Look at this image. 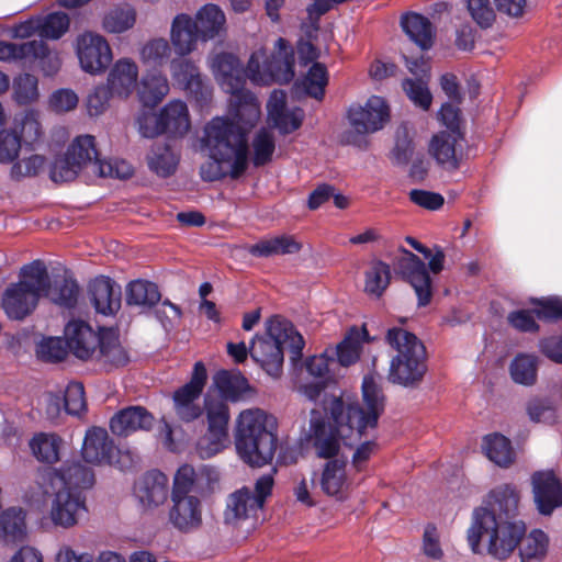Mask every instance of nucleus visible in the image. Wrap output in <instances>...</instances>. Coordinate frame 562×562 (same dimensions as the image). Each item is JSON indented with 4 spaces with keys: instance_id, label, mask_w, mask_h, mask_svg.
<instances>
[{
    "instance_id": "obj_23",
    "label": "nucleus",
    "mask_w": 562,
    "mask_h": 562,
    "mask_svg": "<svg viewBox=\"0 0 562 562\" xmlns=\"http://www.w3.org/2000/svg\"><path fill=\"white\" fill-rule=\"evenodd\" d=\"M322 492L336 501H346L351 492V480L347 474V463L330 460L325 463L318 480Z\"/></svg>"
},
{
    "instance_id": "obj_37",
    "label": "nucleus",
    "mask_w": 562,
    "mask_h": 562,
    "mask_svg": "<svg viewBox=\"0 0 562 562\" xmlns=\"http://www.w3.org/2000/svg\"><path fill=\"white\" fill-rule=\"evenodd\" d=\"M370 341L366 327H353L346 335L345 339L337 345L334 356L337 357L339 364L348 367L358 361L362 349V344Z\"/></svg>"
},
{
    "instance_id": "obj_22",
    "label": "nucleus",
    "mask_w": 562,
    "mask_h": 562,
    "mask_svg": "<svg viewBox=\"0 0 562 562\" xmlns=\"http://www.w3.org/2000/svg\"><path fill=\"white\" fill-rule=\"evenodd\" d=\"M155 417L143 406H128L115 413L109 423L113 435L128 437L137 431H149Z\"/></svg>"
},
{
    "instance_id": "obj_11",
    "label": "nucleus",
    "mask_w": 562,
    "mask_h": 562,
    "mask_svg": "<svg viewBox=\"0 0 562 562\" xmlns=\"http://www.w3.org/2000/svg\"><path fill=\"white\" fill-rule=\"evenodd\" d=\"M80 69L91 76L104 74L113 61V52L108 40L93 31L80 33L74 43Z\"/></svg>"
},
{
    "instance_id": "obj_62",
    "label": "nucleus",
    "mask_w": 562,
    "mask_h": 562,
    "mask_svg": "<svg viewBox=\"0 0 562 562\" xmlns=\"http://www.w3.org/2000/svg\"><path fill=\"white\" fill-rule=\"evenodd\" d=\"M16 126L26 144L36 142L42 134L38 113L33 110L26 111L21 119L16 120Z\"/></svg>"
},
{
    "instance_id": "obj_44",
    "label": "nucleus",
    "mask_w": 562,
    "mask_h": 562,
    "mask_svg": "<svg viewBox=\"0 0 562 562\" xmlns=\"http://www.w3.org/2000/svg\"><path fill=\"white\" fill-rule=\"evenodd\" d=\"M136 23V11L131 5H117L109 10L102 18V29L110 34L130 31Z\"/></svg>"
},
{
    "instance_id": "obj_52",
    "label": "nucleus",
    "mask_w": 562,
    "mask_h": 562,
    "mask_svg": "<svg viewBox=\"0 0 562 562\" xmlns=\"http://www.w3.org/2000/svg\"><path fill=\"white\" fill-rule=\"evenodd\" d=\"M228 443V431L207 428L206 434L196 442V452L201 459H210L222 452Z\"/></svg>"
},
{
    "instance_id": "obj_51",
    "label": "nucleus",
    "mask_w": 562,
    "mask_h": 562,
    "mask_svg": "<svg viewBox=\"0 0 562 562\" xmlns=\"http://www.w3.org/2000/svg\"><path fill=\"white\" fill-rule=\"evenodd\" d=\"M77 293L78 286L74 281L63 279L56 280L52 284L47 276V288L43 292V296L47 297L53 303L70 307L76 302Z\"/></svg>"
},
{
    "instance_id": "obj_53",
    "label": "nucleus",
    "mask_w": 562,
    "mask_h": 562,
    "mask_svg": "<svg viewBox=\"0 0 562 562\" xmlns=\"http://www.w3.org/2000/svg\"><path fill=\"white\" fill-rule=\"evenodd\" d=\"M69 16L64 12L49 13L40 18V36L48 40L60 38L69 29Z\"/></svg>"
},
{
    "instance_id": "obj_1",
    "label": "nucleus",
    "mask_w": 562,
    "mask_h": 562,
    "mask_svg": "<svg viewBox=\"0 0 562 562\" xmlns=\"http://www.w3.org/2000/svg\"><path fill=\"white\" fill-rule=\"evenodd\" d=\"M210 69L226 93L239 97L243 102L232 119L216 116L204 127L202 146L209 160L200 168L204 181H216L225 177L236 179L248 167V133L260 119V104L249 91H244L245 74L239 59L231 53H218L210 57Z\"/></svg>"
},
{
    "instance_id": "obj_21",
    "label": "nucleus",
    "mask_w": 562,
    "mask_h": 562,
    "mask_svg": "<svg viewBox=\"0 0 562 562\" xmlns=\"http://www.w3.org/2000/svg\"><path fill=\"white\" fill-rule=\"evenodd\" d=\"M268 122L280 134H290L302 125L304 112L300 108H286V94L282 90H274L267 104Z\"/></svg>"
},
{
    "instance_id": "obj_38",
    "label": "nucleus",
    "mask_w": 562,
    "mask_h": 562,
    "mask_svg": "<svg viewBox=\"0 0 562 562\" xmlns=\"http://www.w3.org/2000/svg\"><path fill=\"white\" fill-rule=\"evenodd\" d=\"M125 299L131 306L149 308L160 301L161 294L154 282L138 279L127 284Z\"/></svg>"
},
{
    "instance_id": "obj_30",
    "label": "nucleus",
    "mask_w": 562,
    "mask_h": 562,
    "mask_svg": "<svg viewBox=\"0 0 562 562\" xmlns=\"http://www.w3.org/2000/svg\"><path fill=\"white\" fill-rule=\"evenodd\" d=\"M165 133L183 136L191 126L188 105L179 99L170 100L159 111Z\"/></svg>"
},
{
    "instance_id": "obj_57",
    "label": "nucleus",
    "mask_w": 562,
    "mask_h": 562,
    "mask_svg": "<svg viewBox=\"0 0 562 562\" xmlns=\"http://www.w3.org/2000/svg\"><path fill=\"white\" fill-rule=\"evenodd\" d=\"M402 86L407 98L414 103L415 106H418L424 111L429 110L432 95L428 89L427 81L424 80V77H419L416 80L406 79L403 81Z\"/></svg>"
},
{
    "instance_id": "obj_17",
    "label": "nucleus",
    "mask_w": 562,
    "mask_h": 562,
    "mask_svg": "<svg viewBox=\"0 0 562 562\" xmlns=\"http://www.w3.org/2000/svg\"><path fill=\"white\" fill-rule=\"evenodd\" d=\"M218 472L213 467L202 465L194 469L190 464H182L175 474L171 495L209 492L218 482Z\"/></svg>"
},
{
    "instance_id": "obj_41",
    "label": "nucleus",
    "mask_w": 562,
    "mask_h": 562,
    "mask_svg": "<svg viewBox=\"0 0 562 562\" xmlns=\"http://www.w3.org/2000/svg\"><path fill=\"white\" fill-rule=\"evenodd\" d=\"M63 440L55 434H36L30 441V448L37 461L53 464L59 461Z\"/></svg>"
},
{
    "instance_id": "obj_63",
    "label": "nucleus",
    "mask_w": 562,
    "mask_h": 562,
    "mask_svg": "<svg viewBox=\"0 0 562 562\" xmlns=\"http://www.w3.org/2000/svg\"><path fill=\"white\" fill-rule=\"evenodd\" d=\"M406 243L409 244L416 251L420 252L425 259L428 260V268L429 270L437 274L443 269L445 265V254L439 247H435L434 249H430L426 246H424L422 243L416 240L413 237L407 236L405 238Z\"/></svg>"
},
{
    "instance_id": "obj_19",
    "label": "nucleus",
    "mask_w": 562,
    "mask_h": 562,
    "mask_svg": "<svg viewBox=\"0 0 562 562\" xmlns=\"http://www.w3.org/2000/svg\"><path fill=\"white\" fill-rule=\"evenodd\" d=\"M105 85L111 89L114 97L126 100L137 89L139 67L131 57L117 58L108 68Z\"/></svg>"
},
{
    "instance_id": "obj_61",
    "label": "nucleus",
    "mask_w": 562,
    "mask_h": 562,
    "mask_svg": "<svg viewBox=\"0 0 562 562\" xmlns=\"http://www.w3.org/2000/svg\"><path fill=\"white\" fill-rule=\"evenodd\" d=\"M65 411L70 415H79L86 411L83 385L79 382H70L64 395Z\"/></svg>"
},
{
    "instance_id": "obj_58",
    "label": "nucleus",
    "mask_w": 562,
    "mask_h": 562,
    "mask_svg": "<svg viewBox=\"0 0 562 562\" xmlns=\"http://www.w3.org/2000/svg\"><path fill=\"white\" fill-rule=\"evenodd\" d=\"M440 538V532L436 526L427 525L425 527L420 550L428 560L441 561L443 559L445 551Z\"/></svg>"
},
{
    "instance_id": "obj_39",
    "label": "nucleus",
    "mask_w": 562,
    "mask_h": 562,
    "mask_svg": "<svg viewBox=\"0 0 562 562\" xmlns=\"http://www.w3.org/2000/svg\"><path fill=\"white\" fill-rule=\"evenodd\" d=\"M214 395H218L225 401H237L248 391V382L240 373H231L220 371L213 378Z\"/></svg>"
},
{
    "instance_id": "obj_60",
    "label": "nucleus",
    "mask_w": 562,
    "mask_h": 562,
    "mask_svg": "<svg viewBox=\"0 0 562 562\" xmlns=\"http://www.w3.org/2000/svg\"><path fill=\"white\" fill-rule=\"evenodd\" d=\"M111 98H115L106 85H100L89 93L87 98V111L90 116L102 114L109 106Z\"/></svg>"
},
{
    "instance_id": "obj_9",
    "label": "nucleus",
    "mask_w": 562,
    "mask_h": 562,
    "mask_svg": "<svg viewBox=\"0 0 562 562\" xmlns=\"http://www.w3.org/2000/svg\"><path fill=\"white\" fill-rule=\"evenodd\" d=\"M276 53L268 55L266 48L255 49L244 69L245 79L254 85L268 86L272 82L286 83L294 77L293 49L284 38L274 44Z\"/></svg>"
},
{
    "instance_id": "obj_33",
    "label": "nucleus",
    "mask_w": 562,
    "mask_h": 562,
    "mask_svg": "<svg viewBox=\"0 0 562 562\" xmlns=\"http://www.w3.org/2000/svg\"><path fill=\"white\" fill-rule=\"evenodd\" d=\"M401 25L406 35L423 50L429 49L435 40V29L428 18L411 12L402 16Z\"/></svg>"
},
{
    "instance_id": "obj_29",
    "label": "nucleus",
    "mask_w": 562,
    "mask_h": 562,
    "mask_svg": "<svg viewBox=\"0 0 562 562\" xmlns=\"http://www.w3.org/2000/svg\"><path fill=\"white\" fill-rule=\"evenodd\" d=\"M170 83L160 70H149L143 75L137 85V97L146 108H155L169 93Z\"/></svg>"
},
{
    "instance_id": "obj_26",
    "label": "nucleus",
    "mask_w": 562,
    "mask_h": 562,
    "mask_svg": "<svg viewBox=\"0 0 562 562\" xmlns=\"http://www.w3.org/2000/svg\"><path fill=\"white\" fill-rule=\"evenodd\" d=\"M168 477L160 471L146 473L135 485L134 493L144 508L162 505L168 497Z\"/></svg>"
},
{
    "instance_id": "obj_49",
    "label": "nucleus",
    "mask_w": 562,
    "mask_h": 562,
    "mask_svg": "<svg viewBox=\"0 0 562 562\" xmlns=\"http://www.w3.org/2000/svg\"><path fill=\"white\" fill-rule=\"evenodd\" d=\"M252 164L263 166L272 160L276 151V136L268 127L259 128L251 139Z\"/></svg>"
},
{
    "instance_id": "obj_40",
    "label": "nucleus",
    "mask_w": 562,
    "mask_h": 562,
    "mask_svg": "<svg viewBox=\"0 0 562 562\" xmlns=\"http://www.w3.org/2000/svg\"><path fill=\"white\" fill-rule=\"evenodd\" d=\"M302 248L293 236L280 235L261 239L249 248V252L257 257H270L276 255L295 254Z\"/></svg>"
},
{
    "instance_id": "obj_24",
    "label": "nucleus",
    "mask_w": 562,
    "mask_h": 562,
    "mask_svg": "<svg viewBox=\"0 0 562 562\" xmlns=\"http://www.w3.org/2000/svg\"><path fill=\"white\" fill-rule=\"evenodd\" d=\"M532 487L535 501L541 514L550 515L554 508L562 506V482L553 472L535 473Z\"/></svg>"
},
{
    "instance_id": "obj_4",
    "label": "nucleus",
    "mask_w": 562,
    "mask_h": 562,
    "mask_svg": "<svg viewBox=\"0 0 562 562\" xmlns=\"http://www.w3.org/2000/svg\"><path fill=\"white\" fill-rule=\"evenodd\" d=\"M277 418L261 408H248L236 419L235 446L238 457L252 468L271 463L277 449Z\"/></svg>"
},
{
    "instance_id": "obj_59",
    "label": "nucleus",
    "mask_w": 562,
    "mask_h": 562,
    "mask_svg": "<svg viewBox=\"0 0 562 562\" xmlns=\"http://www.w3.org/2000/svg\"><path fill=\"white\" fill-rule=\"evenodd\" d=\"M66 339L59 337L44 338L37 346V356L50 362H56L65 359L68 352Z\"/></svg>"
},
{
    "instance_id": "obj_28",
    "label": "nucleus",
    "mask_w": 562,
    "mask_h": 562,
    "mask_svg": "<svg viewBox=\"0 0 562 562\" xmlns=\"http://www.w3.org/2000/svg\"><path fill=\"white\" fill-rule=\"evenodd\" d=\"M171 522L180 530H190L201 524V502L195 495H171Z\"/></svg>"
},
{
    "instance_id": "obj_7",
    "label": "nucleus",
    "mask_w": 562,
    "mask_h": 562,
    "mask_svg": "<svg viewBox=\"0 0 562 562\" xmlns=\"http://www.w3.org/2000/svg\"><path fill=\"white\" fill-rule=\"evenodd\" d=\"M386 342L396 352L390 361L387 380L404 387L418 386L427 372L424 344L400 327L387 330Z\"/></svg>"
},
{
    "instance_id": "obj_42",
    "label": "nucleus",
    "mask_w": 562,
    "mask_h": 562,
    "mask_svg": "<svg viewBox=\"0 0 562 562\" xmlns=\"http://www.w3.org/2000/svg\"><path fill=\"white\" fill-rule=\"evenodd\" d=\"M539 359L532 353H518L510 362L509 373L517 384L531 386L537 382Z\"/></svg>"
},
{
    "instance_id": "obj_14",
    "label": "nucleus",
    "mask_w": 562,
    "mask_h": 562,
    "mask_svg": "<svg viewBox=\"0 0 562 562\" xmlns=\"http://www.w3.org/2000/svg\"><path fill=\"white\" fill-rule=\"evenodd\" d=\"M206 378L204 364L198 361L194 364L191 380L175 392V411L180 420L189 423L200 417L202 412L196 401L204 389Z\"/></svg>"
},
{
    "instance_id": "obj_5",
    "label": "nucleus",
    "mask_w": 562,
    "mask_h": 562,
    "mask_svg": "<svg viewBox=\"0 0 562 562\" xmlns=\"http://www.w3.org/2000/svg\"><path fill=\"white\" fill-rule=\"evenodd\" d=\"M526 525L522 520H502L486 507H477L472 513L467 540L475 554L486 552L497 560H506L517 549Z\"/></svg>"
},
{
    "instance_id": "obj_2",
    "label": "nucleus",
    "mask_w": 562,
    "mask_h": 562,
    "mask_svg": "<svg viewBox=\"0 0 562 562\" xmlns=\"http://www.w3.org/2000/svg\"><path fill=\"white\" fill-rule=\"evenodd\" d=\"M363 406L355 403L347 394H335L324 400L326 417L312 409L310 438L316 454L329 459L339 452L340 442L351 446L357 439L374 430L384 409V395L374 374L362 380Z\"/></svg>"
},
{
    "instance_id": "obj_50",
    "label": "nucleus",
    "mask_w": 562,
    "mask_h": 562,
    "mask_svg": "<svg viewBox=\"0 0 562 562\" xmlns=\"http://www.w3.org/2000/svg\"><path fill=\"white\" fill-rule=\"evenodd\" d=\"M391 269L383 261H372L366 271L364 291L374 297H380L390 284Z\"/></svg>"
},
{
    "instance_id": "obj_48",
    "label": "nucleus",
    "mask_w": 562,
    "mask_h": 562,
    "mask_svg": "<svg viewBox=\"0 0 562 562\" xmlns=\"http://www.w3.org/2000/svg\"><path fill=\"white\" fill-rule=\"evenodd\" d=\"M207 428L228 431L229 408L227 402L210 390L204 397Z\"/></svg>"
},
{
    "instance_id": "obj_25",
    "label": "nucleus",
    "mask_w": 562,
    "mask_h": 562,
    "mask_svg": "<svg viewBox=\"0 0 562 562\" xmlns=\"http://www.w3.org/2000/svg\"><path fill=\"white\" fill-rule=\"evenodd\" d=\"M90 301L97 313L114 315L121 307V286L109 277H97L89 285Z\"/></svg>"
},
{
    "instance_id": "obj_10",
    "label": "nucleus",
    "mask_w": 562,
    "mask_h": 562,
    "mask_svg": "<svg viewBox=\"0 0 562 562\" xmlns=\"http://www.w3.org/2000/svg\"><path fill=\"white\" fill-rule=\"evenodd\" d=\"M271 473L260 476L255 484V490L241 487L232 493L226 503L225 521L234 526L256 527L260 520L263 504L270 496L273 487Z\"/></svg>"
},
{
    "instance_id": "obj_15",
    "label": "nucleus",
    "mask_w": 562,
    "mask_h": 562,
    "mask_svg": "<svg viewBox=\"0 0 562 562\" xmlns=\"http://www.w3.org/2000/svg\"><path fill=\"white\" fill-rule=\"evenodd\" d=\"M396 266L403 278L413 286L419 306L430 303L432 296L431 279L425 262L415 254L401 249Z\"/></svg>"
},
{
    "instance_id": "obj_18",
    "label": "nucleus",
    "mask_w": 562,
    "mask_h": 562,
    "mask_svg": "<svg viewBox=\"0 0 562 562\" xmlns=\"http://www.w3.org/2000/svg\"><path fill=\"white\" fill-rule=\"evenodd\" d=\"M119 453V449L104 428L93 426L87 429L81 447V457L87 463L114 464Z\"/></svg>"
},
{
    "instance_id": "obj_35",
    "label": "nucleus",
    "mask_w": 562,
    "mask_h": 562,
    "mask_svg": "<svg viewBox=\"0 0 562 562\" xmlns=\"http://www.w3.org/2000/svg\"><path fill=\"white\" fill-rule=\"evenodd\" d=\"M490 512H494L497 518L502 520H519L518 503L519 495L515 487L502 485L493 490L490 494Z\"/></svg>"
},
{
    "instance_id": "obj_45",
    "label": "nucleus",
    "mask_w": 562,
    "mask_h": 562,
    "mask_svg": "<svg viewBox=\"0 0 562 562\" xmlns=\"http://www.w3.org/2000/svg\"><path fill=\"white\" fill-rule=\"evenodd\" d=\"M482 449L485 456L499 467H508L514 461L510 441L503 435L491 434L485 436Z\"/></svg>"
},
{
    "instance_id": "obj_27",
    "label": "nucleus",
    "mask_w": 562,
    "mask_h": 562,
    "mask_svg": "<svg viewBox=\"0 0 562 562\" xmlns=\"http://www.w3.org/2000/svg\"><path fill=\"white\" fill-rule=\"evenodd\" d=\"M202 43L213 41L226 33L227 20L224 10L215 3H205L192 15Z\"/></svg>"
},
{
    "instance_id": "obj_64",
    "label": "nucleus",
    "mask_w": 562,
    "mask_h": 562,
    "mask_svg": "<svg viewBox=\"0 0 562 562\" xmlns=\"http://www.w3.org/2000/svg\"><path fill=\"white\" fill-rule=\"evenodd\" d=\"M21 149V138L12 132H0V162H13Z\"/></svg>"
},
{
    "instance_id": "obj_36",
    "label": "nucleus",
    "mask_w": 562,
    "mask_h": 562,
    "mask_svg": "<svg viewBox=\"0 0 562 562\" xmlns=\"http://www.w3.org/2000/svg\"><path fill=\"white\" fill-rule=\"evenodd\" d=\"M172 49L169 40L160 36L153 37L140 45L138 57L145 67L159 70V68L168 64Z\"/></svg>"
},
{
    "instance_id": "obj_56",
    "label": "nucleus",
    "mask_w": 562,
    "mask_h": 562,
    "mask_svg": "<svg viewBox=\"0 0 562 562\" xmlns=\"http://www.w3.org/2000/svg\"><path fill=\"white\" fill-rule=\"evenodd\" d=\"M42 45L35 41L25 42L22 44L7 43L0 41V60H25L41 52Z\"/></svg>"
},
{
    "instance_id": "obj_8",
    "label": "nucleus",
    "mask_w": 562,
    "mask_h": 562,
    "mask_svg": "<svg viewBox=\"0 0 562 562\" xmlns=\"http://www.w3.org/2000/svg\"><path fill=\"white\" fill-rule=\"evenodd\" d=\"M46 288L47 269L42 261L23 266L19 281L9 284L2 293L1 306L5 315L10 319H24L36 308Z\"/></svg>"
},
{
    "instance_id": "obj_16",
    "label": "nucleus",
    "mask_w": 562,
    "mask_h": 562,
    "mask_svg": "<svg viewBox=\"0 0 562 562\" xmlns=\"http://www.w3.org/2000/svg\"><path fill=\"white\" fill-rule=\"evenodd\" d=\"M103 329L94 330L83 321H70L64 330L69 351L81 360L95 358L103 337Z\"/></svg>"
},
{
    "instance_id": "obj_55",
    "label": "nucleus",
    "mask_w": 562,
    "mask_h": 562,
    "mask_svg": "<svg viewBox=\"0 0 562 562\" xmlns=\"http://www.w3.org/2000/svg\"><path fill=\"white\" fill-rule=\"evenodd\" d=\"M38 80L31 74H23L13 81V98L19 104H29L38 99Z\"/></svg>"
},
{
    "instance_id": "obj_6",
    "label": "nucleus",
    "mask_w": 562,
    "mask_h": 562,
    "mask_svg": "<svg viewBox=\"0 0 562 562\" xmlns=\"http://www.w3.org/2000/svg\"><path fill=\"white\" fill-rule=\"evenodd\" d=\"M304 347L302 335L292 323L271 317L266 323V334L256 336L249 352L252 359L272 378H279L283 367V350L290 349L292 360L301 358Z\"/></svg>"
},
{
    "instance_id": "obj_3",
    "label": "nucleus",
    "mask_w": 562,
    "mask_h": 562,
    "mask_svg": "<svg viewBox=\"0 0 562 562\" xmlns=\"http://www.w3.org/2000/svg\"><path fill=\"white\" fill-rule=\"evenodd\" d=\"M92 470L72 462L59 470L40 472L36 480L24 492L23 498L31 506L40 507L49 501L48 518L55 527L70 529L78 525L87 512L86 499L80 490L92 486Z\"/></svg>"
},
{
    "instance_id": "obj_12",
    "label": "nucleus",
    "mask_w": 562,
    "mask_h": 562,
    "mask_svg": "<svg viewBox=\"0 0 562 562\" xmlns=\"http://www.w3.org/2000/svg\"><path fill=\"white\" fill-rule=\"evenodd\" d=\"M92 160H99L95 139L91 135H80L69 145L65 156L54 161L50 179L54 182L71 181Z\"/></svg>"
},
{
    "instance_id": "obj_54",
    "label": "nucleus",
    "mask_w": 562,
    "mask_h": 562,
    "mask_svg": "<svg viewBox=\"0 0 562 562\" xmlns=\"http://www.w3.org/2000/svg\"><path fill=\"white\" fill-rule=\"evenodd\" d=\"M149 168L160 177H168L175 172L178 157L167 146L157 147L148 158Z\"/></svg>"
},
{
    "instance_id": "obj_47",
    "label": "nucleus",
    "mask_w": 562,
    "mask_h": 562,
    "mask_svg": "<svg viewBox=\"0 0 562 562\" xmlns=\"http://www.w3.org/2000/svg\"><path fill=\"white\" fill-rule=\"evenodd\" d=\"M25 531V513L22 508H9L0 515V540L10 543L20 540Z\"/></svg>"
},
{
    "instance_id": "obj_46",
    "label": "nucleus",
    "mask_w": 562,
    "mask_h": 562,
    "mask_svg": "<svg viewBox=\"0 0 562 562\" xmlns=\"http://www.w3.org/2000/svg\"><path fill=\"white\" fill-rule=\"evenodd\" d=\"M328 83V72L323 64L314 63L306 75L295 83V88L305 94L322 100Z\"/></svg>"
},
{
    "instance_id": "obj_31",
    "label": "nucleus",
    "mask_w": 562,
    "mask_h": 562,
    "mask_svg": "<svg viewBox=\"0 0 562 562\" xmlns=\"http://www.w3.org/2000/svg\"><path fill=\"white\" fill-rule=\"evenodd\" d=\"M458 136L454 133L438 132L432 135L428 144V153L438 165L446 169H457L459 159L457 156L456 145Z\"/></svg>"
},
{
    "instance_id": "obj_13",
    "label": "nucleus",
    "mask_w": 562,
    "mask_h": 562,
    "mask_svg": "<svg viewBox=\"0 0 562 562\" xmlns=\"http://www.w3.org/2000/svg\"><path fill=\"white\" fill-rule=\"evenodd\" d=\"M348 121L357 134L375 133L390 121L389 104L382 97L371 95L364 103L350 105Z\"/></svg>"
},
{
    "instance_id": "obj_20",
    "label": "nucleus",
    "mask_w": 562,
    "mask_h": 562,
    "mask_svg": "<svg viewBox=\"0 0 562 562\" xmlns=\"http://www.w3.org/2000/svg\"><path fill=\"white\" fill-rule=\"evenodd\" d=\"M169 42L179 57H187L198 49L202 37L189 13H177L170 23Z\"/></svg>"
},
{
    "instance_id": "obj_32",
    "label": "nucleus",
    "mask_w": 562,
    "mask_h": 562,
    "mask_svg": "<svg viewBox=\"0 0 562 562\" xmlns=\"http://www.w3.org/2000/svg\"><path fill=\"white\" fill-rule=\"evenodd\" d=\"M170 74L176 85L191 93L202 92L203 78L199 67L191 59L180 57L170 61Z\"/></svg>"
},
{
    "instance_id": "obj_34",
    "label": "nucleus",
    "mask_w": 562,
    "mask_h": 562,
    "mask_svg": "<svg viewBox=\"0 0 562 562\" xmlns=\"http://www.w3.org/2000/svg\"><path fill=\"white\" fill-rule=\"evenodd\" d=\"M520 562H543L550 548V538L541 529H532L521 536L518 542Z\"/></svg>"
},
{
    "instance_id": "obj_43",
    "label": "nucleus",
    "mask_w": 562,
    "mask_h": 562,
    "mask_svg": "<svg viewBox=\"0 0 562 562\" xmlns=\"http://www.w3.org/2000/svg\"><path fill=\"white\" fill-rule=\"evenodd\" d=\"M94 359L114 367L124 366L128 362V356L113 329H103V337Z\"/></svg>"
}]
</instances>
